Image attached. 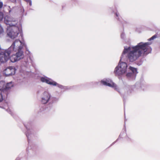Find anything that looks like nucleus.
Masks as SVG:
<instances>
[{
  "instance_id": "obj_1",
  "label": "nucleus",
  "mask_w": 160,
  "mask_h": 160,
  "mask_svg": "<svg viewBox=\"0 0 160 160\" xmlns=\"http://www.w3.org/2000/svg\"><path fill=\"white\" fill-rule=\"evenodd\" d=\"M150 44L151 43L149 42H141L136 46L124 47L121 59L114 71L115 74L116 76H120L125 74L127 71V63L121 62V60L133 62L140 57L146 56L151 52L152 48L149 46Z\"/></svg>"
},
{
  "instance_id": "obj_2",
  "label": "nucleus",
  "mask_w": 160,
  "mask_h": 160,
  "mask_svg": "<svg viewBox=\"0 0 160 160\" xmlns=\"http://www.w3.org/2000/svg\"><path fill=\"white\" fill-rule=\"evenodd\" d=\"M26 45L24 41L18 39L16 40L8 48V51L10 54H13L9 58L12 62H15L22 58L24 57L22 49Z\"/></svg>"
},
{
  "instance_id": "obj_3",
  "label": "nucleus",
  "mask_w": 160,
  "mask_h": 160,
  "mask_svg": "<svg viewBox=\"0 0 160 160\" xmlns=\"http://www.w3.org/2000/svg\"><path fill=\"white\" fill-rule=\"evenodd\" d=\"M4 22L10 26L7 30L8 36L12 39L16 38L18 36L19 30L18 27L15 26L17 23L16 19L11 17L6 16L4 18Z\"/></svg>"
},
{
  "instance_id": "obj_4",
  "label": "nucleus",
  "mask_w": 160,
  "mask_h": 160,
  "mask_svg": "<svg viewBox=\"0 0 160 160\" xmlns=\"http://www.w3.org/2000/svg\"><path fill=\"white\" fill-rule=\"evenodd\" d=\"M13 86L12 82L6 84L4 81H0V102H2L4 98L7 97L9 89Z\"/></svg>"
},
{
  "instance_id": "obj_5",
  "label": "nucleus",
  "mask_w": 160,
  "mask_h": 160,
  "mask_svg": "<svg viewBox=\"0 0 160 160\" xmlns=\"http://www.w3.org/2000/svg\"><path fill=\"white\" fill-rule=\"evenodd\" d=\"M10 52L8 51V48L5 51L0 52V62L2 63L6 62L9 59Z\"/></svg>"
},
{
  "instance_id": "obj_6",
  "label": "nucleus",
  "mask_w": 160,
  "mask_h": 160,
  "mask_svg": "<svg viewBox=\"0 0 160 160\" xmlns=\"http://www.w3.org/2000/svg\"><path fill=\"white\" fill-rule=\"evenodd\" d=\"M128 69L129 71H131V72H129L127 74V77L130 79L134 80L138 73L137 68L130 66Z\"/></svg>"
},
{
  "instance_id": "obj_7",
  "label": "nucleus",
  "mask_w": 160,
  "mask_h": 160,
  "mask_svg": "<svg viewBox=\"0 0 160 160\" xmlns=\"http://www.w3.org/2000/svg\"><path fill=\"white\" fill-rule=\"evenodd\" d=\"M52 97L51 94L47 91L44 92L41 96V102L43 104H45L49 102Z\"/></svg>"
},
{
  "instance_id": "obj_8",
  "label": "nucleus",
  "mask_w": 160,
  "mask_h": 160,
  "mask_svg": "<svg viewBox=\"0 0 160 160\" xmlns=\"http://www.w3.org/2000/svg\"><path fill=\"white\" fill-rule=\"evenodd\" d=\"M101 83L104 85L113 88L116 90H117L118 88L116 84L113 83L112 81L109 79H104L101 81Z\"/></svg>"
},
{
  "instance_id": "obj_9",
  "label": "nucleus",
  "mask_w": 160,
  "mask_h": 160,
  "mask_svg": "<svg viewBox=\"0 0 160 160\" xmlns=\"http://www.w3.org/2000/svg\"><path fill=\"white\" fill-rule=\"evenodd\" d=\"M16 69L14 67L10 66L7 68L3 72V74L6 76L14 75L15 73Z\"/></svg>"
},
{
  "instance_id": "obj_10",
  "label": "nucleus",
  "mask_w": 160,
  "mask_h": 160,
  "mask_svg": "<svg viewBox=\"0 0 160 160\" xmlns=\"http://www.w3.org/2000/svg\"><path fill=\"white\" fill-rule=\"evenodd\" d=\"M40 80L43 82L46 83L51 85L56 86L57 84V83L56 82L45 76L41 77Z\"/></svg>"
},
{
  "instance_id": "obj_11",
  "label": "nucleus",
  "mask_w": 160,
  "mask_h": 160,
  "mask_svg": "<svg viewBox=\"0 0 160 160\" xmlns=\"http://www.w3.org/2000/svg\"><path fill=\"white\" fill-rule=\"evenodd\" d=\"M2 108L5 109L8 112L12 115V110L9 108L8 105L7 103H5L4 106Z\"/></svg>"
},
{
  "instance_id": "obj_12",
  "label": "nucleus",
  "mask_w": 160,
  "mask_h": 160,
  "mask_svg": "<svg viewBox=\"0 0 160 160\" xmlns=\"http://www.w3.org/2000/svg\"><path fill=\"white\" fill-rule=\"evenodd\" d=\"M26 135L28 138V140L29 141V139L31 137L33 136V133L32 131L29 130L26 133Z\"/></svg>"
},
{
  "instance_id": "obj_13",
  "label": "nucleus",
  "mask_w": 160,
  "mask_h": 160,
  "mask_svg": "<svg viewBox=\"0 0 160 160\" xmlns=\"http://www.w3.org/2000/svg\"><path fill=\"white\" fill-rule=\"evenodd\" d=\"M21 76H19V77H18L16 78V80L17 82L18 83H20L21 82H22L23 81V79L25 77H23L21 78L20 77Z\"/></svg>"
},
{
  "instance_id": "obj_14",
  "label": "nucleus",
  "mask_w": 160,
  "mask_h": 160,
  "mask_svg": "<svg viewBox=\"0 0 160 160\" xmlns=\"http://www.w3.org/2000/svg\"><path fill=\"white\" fill-rule=\"evenodd\" d=\"M56 86H57L58 88H61V89H67V87H66L64 86L61 85H60L57 83V84Z\"/></svg>"
},
{
  "instance_id": "obj_15",
  "label": "nucleus",
  "mask_w": 160,
  "mask_h": 160,
  "mask_svg": "<svg viewBox=\"0 0 160 160\" xmlns=\"http://www.w3.org/2000/svg\"><path fill=\"white\" fill-rule=\"evenodd\" d=\"M14 9V8H12V9H11L10 7V6H8V12L9 13L11 14L12 13V12L13 11V9Z\"/></svg>"
},
{
  "instance_id": "obj_16",
  "label": "nucleus",
  "mask_w": 160,
  "mask_h": 160,
  "mask_svg": "<svg viewBox=\"0 0 160 160\" xmlns=\"http://www.w3.org/2000/svg\"><path fill=\"white\" fill-rule=\"evenodd\" d=\"M3 13L2 12H0V21H2L3 18Z\"/></svg>"
},
{
  "instance_id": "obj_17",
  "label": "nucleus",
  "mask_w": 160,
  "mask_h": 160,
  "mask_svg": "<svg viewBox=\"0 0 160 160\" xmlns=\"http://www.w3.org/2000/svg\"><path fill=\"white\" fill-rule=\"evenodd\" d=\"M4 30L2 26L0 25V35L3 34Z\"/></svg>"
},
{
  "instance_id": "obj_18",
  "label": "nucleus",
  "mask_w": 160,
  "mask_h": 160,
  "mask_svg": "<svg viewBox=\"0 0 160 160\" xmlns=\"http://www.w3.org/2000/svg\"><path fill=\"white\" fill-rule=\"evenodd\" d=\"M157 37V35L156 34V35H154L153 36H152L149 39H148V40H149H149H153L155 38H156Z\"/></svg>"
},
{
  "instance_id": "obj_19",
  "label": "nucleus",
  "mask_w": 160,
  "mask_h": 160,
  "mask_svg": "<svg viewBox=\"0 0 160 160\" xmlns=\"http://www.w3.org/2000/svg\"><path fill=\"white\" fill-rule=\"evenodd\" d=\"M116 18L117 19H118L119 20H120V18H119V14L118 12H116Z\"/></svg>"
},
{
  "instance_id": "obj_20",
  "label": "nucleus",
  "mask_w": 160,
  "mask_h": 160,
  "mask_svg": "<svg viewBox=\"0 0 160 160\" xmlns=\"http://www.w3.org/2000/svg\"><path fill=\"white\" fill-rule=\"evenodd\" d=\"M125 35L124 33L122 32L121 34V37L122 39H124L125 37Z\"/></svg>"
},
{
  "instance_id": "obj_21",
  "label": "nucleus",
  "mask_w": 160,
  "mask_h": 160,
  "mask_svg": "<svg viewBox=\"0 0 160 160\" xmlns=\"http://www.w3.org/2000/svg\"><path fill=\"white\" fill-rule=\"evenodd\" d=\"M24 1H25L27 2H29V3L30 5L31 6L32 5V2L31 0H24Z\"/></svg>"
},
{
  "instance_id": "obj_22",
  "label": "nucleus",
  "mask_w": 160,
  "mask_h": 160,
  "mask_svg": "<svg viewBox=\"0 0 160 160\" xmlns=\"http://www.w3.org/2000/svg\"><path fill=\"white\" fill-rule=\"evenodd\" d=\"M3 5V2H0V8H1Z\"/></svg>"
},
{
  "instance_id": "obj_23",
  "label": "nucleus",
  "mask_w": 160,
  "mask_h": 160,
  "mask_svg": "<svg viewBox=\"0 0 160 160\" xmlns=\"http://www.w3.org/2000/svg\"><path fill=\"white\" fill-rule=\"evenodd\" d=\"M21 14L23 15V12H24V10L23 8H22L21 9Z\"/></svg>"
},
{
  "instance_id": "obj_24",
  "label": "nucleus",
  "mask_w": 160,
  "mask_h": 160,
  "mask_svg": "<svg viewBox=\"0 0 160 160\" xmlns=\"http://www.w3.org/2000/svg\"><path fill=\"white\" fill-rule=\"evenodd\" d=\"M12 2H15L16 0H11Z\"/></svg>"
},
{
  "instance_id": "obj_25",
  "label": "nucleus",
  "mask_w": 160,
  "mask_h": 160,
  "mask_svg": "<svg viewBox=\"0 0 160 160\" xmlns=\"http://www.w3.org/2000/svg\"><path fill=\"white\" fill-rule=\"evenodd\" d=\"M0 21V22L1 21Z\"/></svg>"
}]
</instances>
